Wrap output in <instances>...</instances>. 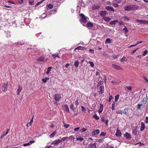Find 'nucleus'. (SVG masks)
Returning a JSON list of instances; mask_svg holds the SVG:
<instances>
[{"label": "nucleus", "instance_id": "nucleus-1", "mask_svg": "<svg viewBox=\"0 0 148 148\" xmlns=\"http://www.w3.org/2000/svg\"><path fill=\"white\" fill-rule=\"evenodd\" d=\"M138 8V6L136 5H127L125 6L124 9L125 11H130L136 10Z\"/></svg>", "mask_w": 148, "mask_h": 148}, {"label": "nucleus", "instance_id": "nucleus-2", "mask_svg": "<svg viewBox=\"0 0 148 148\" xmlns=\"http://www.w3.org/2000/svg\"><path fill=\"white\" fill-rule=\"evenodd\" d=\"M61 98V95L59 94H56L54 95V99L56 102L59 101L60 100Z\"/></svg>", "mask_w": 148, "mask_h": 148}, {"label": "nucleus", "instance_id": "nucleus-3", "mask_svg": "<svg viewBox=\"0 0 148 148\" xmlns=\"http://www.w3.org/2000/svg\"><path fill=\"white\" fill-rule=\"evenodd\" d=\"M80 16L81 17V21L84 23H86V22L87 20L85 15L82 14H81Z\"/></svg>", "mask_w": 148, "mask_h": 148}, {"label": "nucleus", "instance_id": "nucleus-4", "mask_svg": "<svg viewBox=\"0 0 148 148\" xmlns=\"http://www.w3.org/2000/svg\"><path fill=\"white\" fill-rule=\"evenodd\" d=\"M8 86V83L4 84H3L2 87V90L3 92H6L7 89V87Z\"/></svg>", "mask_w": 148, "mask_h": 148}, {"label": "nucleus", "instance_id": "nucleus-5", "mask_svg": "<svg viewBox=\"0 0 148 148\" xmlns=\"http://www.w3.org/2000/svg\"><path fill=\"white\" fill-rule=\"evenodd\" d=\"M62 142V140H56L52 142L51 144L54 145H58L59 144Z\"/></svg>", "mask_w": 148, "mask_h": 148}, {"label": "nucleus", "instance_id": "nucleus-6", "mask_svg": "<svg viewBox=\"0 0 148 148\" xmlns=\"http://www.w3.org/2000/svg\"><path fill=\"white\" fill-rule=\"evenodd\" d=\"M112 66L116 70H122V68L120 66L116 65L115 64H112Z\"/></svg>", "mask_w": 148, "mask_h": 148}, {"label": "nucleus", "instance_id": "nucleus-7", "mask_svg": "<svg viewBox=\"0 0 148 148\" xmlns=\"http://www.w3.org/2000/svg\"><path fill=\"white\" fill-rule=\"evenodd\" d=\"M124 136L127 139H130L131 138V134L127 132H126L124 134Z\"/></svg>", "mask_w": 148, "mask_h": 148}, {"label": "nucleus", "instance_id": "nucleus-8", "mask_svg": "<svg viewBox=\"0 0 148 148\" xmlns=\"http://www.w3.org/2000/svg\"><path fill=\"white\" fill-rule=\"evenodd\" d=\"M104 87L103 86H101L100 87L99 90V94L101 95L104 92Z\"/></svg>", "mask_w": 148, "mask_h": 148}, {"label": "nucleus", "instance_id": "nucleus-9", "mask_svg": "<svg viewBox=\"0 0 148 148\" xmlns=\"http://www.w3.org/2000/svg\"><path fill=\"white\" fill-rule=\"evenodd\" d=\"M88 148H97V147L95 143H91L90 144L88 147Z\"/></svg>", "mask_w": 148, "mask_h": 148}, {"label": "nucleus", "instance_id": "nucleus-10", "mask_svg": "<svg viewBox=\"0 0 148 148\" xmlns=\"http://www.w3.org/2000/svg\"><path fill=\"white\" fill-rule=\"evenodd\" d=\"M22 90V87L20 85L18 86V88L17 91V94L18 95H20V92Z\"/></svg>", "mask_w": 148, "mask_h": 148}, {"label": "nucleus", "instance_id": "nucleus-11", "mask_svg": "<svg viewBox=\"0 0 148 148\" xmlns=\"http://www.w3.org/2000/svg\"><path fill=\"white\" fill-rule=\"evenodd\" d=\"M115 135L117 137H120L121 136V133L119 130H117Z\"/></svg>", "mask_w": 148, "mask_h": 148}, {"label": "nucleus", "instance_id": "nucleus-12", "mask_svg": "<svg viewBox=\"0 0 148 148\" xmlns=\"http://www.w3.org/2000/svg\"><path fill=\"white\" fill-rule=\"evenodd\" d=\"M108 13L106 11H103L101 12L100 13V14L101 16L103 17H105L106 15L108 14Z\"/></svg>", "mask_w": 148, "mask_h": 148}, {"label": "nucleus", "instance_id": "nucleus-13", "mask_svg": "<svg viewBox=\"0 0 148 148\" xmlns=\"http://www.w3.org/2000/svg\"><path fill=\"white\" fill-rule=\"evenodd\" d=\"M140 130L141 131L144 130L145 128V126L143 122H142L141 124Z\"/></svg>", "mask_w": 148, "mask_h": 148}, {"label": "nucleus", "instance_id": "nucleus-14", "mask_svg": "<svg viewBox=\"0 0 148 148\" xmlns=\"http://www.w3.org/2000/svg\"><path fill=\"white\" fill-rule=\"evenodd\" d=\"M47 59H45L44 58L42 57H40L39 58H38V60L39 61H40L41 62H46L47 61Z\"/></svg>", "mask_w": 148, "mask_h": 148}, {"label": "nucleus", "instance_id": "nucleus-15", "mask_svg": "<svg viewBox=\"0 0 148 148\" xmlns=\"http://www.w3.org/2000/svg\"><path fill=\"white\" fill-rule=\"evenodd\" d=\"M106 10L108 11H114V9L113 8L109 6H106Z\"/></svg>", "mask_w": 148, "mask_h": 148}, {"label": "nucleus", "instance_id": "nucleus-16", "mask_svg": "<svg viewBox=\"0 0 148 148\" xmlns=\"http://www.w3.org/2000/svg\"><path fill=\"white\" fill-rule=\"evenodd\" d=\"M99 130H96L93 131L92 132V135H95L99 134Z\"/></svg>", "mask_w": 148, "mask_h": 148}, {"label": "nucleus", "instance_id": "nucleus-17", "mask_svg": "<svg viewBox=\"0 0 148 148\" xmlns=\"http://www.w3.org/2000/svg\"><path fill=\"white\" fill-rule=\"evenodd\" d=\"M33 116L32 117V119H31L30 121L29 122H28L27 123V125H26L27 127H29V125L30 126L31 125L32 123H33Z\"/></svg>", "mask_w": 148, "mask_h": 148}, {"label": "nucleus", "instance_id": "nucleus-18", "mask_svg": "<svg viewBox=\"0 0 148 148\" xmlns=\"http://www.w3.org/2000/svg\"><path fill=\"white\" fill-rule=\"evenodd\" d=\"M63 108L65 111H66L67 112H69V107L68 106L66 105H65L64 106H63Z\"/></svg>", "mask_w": 148, "mask_h": 148}, {"label": "nucleus", "instance_id": "nucleus-19", "mask_svg": "<svg viewBox=\"0 0 148 148\" xmlns=\"http://www.w3.org/2000/svg\"><path fill=\"white\" fill-rule=\"evenodd\" d=\"M103 109V106L102 104H100L99 110H98V112L100 114L102 112Z\"/></svg>", "mask_w": 148, "mask_h": 148}, {"label": "nucleus", "instance_id": "nucleus-20", "mask_svg": "<svg viewBox=\"0 0 148 148\" xmlns=\"http://www.w3.org/2000/svg\"><path fill=\"white\" fill-rule=\"evenodd\" d=\"M86 26L88 27H92L93 26V25L92 23L91 22H88L87 23Z\"/></svg>", "mask_w": 148, "mask_h": 148}, {"label": "nucleus", "instance_id": "nucleus-21", "mask_svg": "<svg viewBox=\"0 0 148 148\" xmlns=\"http://www.w3.org/2000/svg\"><path fill=\"white\" fill-rule=\"evenodd\" d=\"M103 19L106 22H108L111 19V18L105 16L103 17Z\"/></svg>", "mask_w": 148, "mask_h": 148}, {"label": "nucleus", "instance_id": "nucleus-22", "mask_svg": "<svg viewBox=\"0 0 148 148\" xmlns=\"http://www.w3.org/2000/svg\"><path fill=\"white\" fill-rule=\"evenodd\" d=\"M112 42V39H110L109 38H106V41H105V43H111Z\"/></svg>", "mask_w": 148, "mask_h": 148}, {"label": "nucleus", "instance_id": "nucleus-23", "mask_svg": "<svg viewBox=\"0 0 148 148\" xmlns=\"http://www.w3.org/2000/svg\"><path fill=\"white\" fill-rule=\"evenodd\" d=\"M57 133L56 131H55L49 135L50 138H51L54 137Z\"/></svg>", "mask_w": 148, "mask_h": 148}, {"label": "nucleus", "instance_id": "nucleus-24", "mask_svg": "<svg viewBox=\"0 0 148 148\" xmlns=\"http://www.w3.org/2000/svg\"><path fill=\"white\" fill-rule=\"evenodd\" d=\"M118 22V20H114V21H111L110 24L111 25H115L116 23H117Z\"/></svg>", "mask_w": 148, "mask_h": 148}, {"label": "nucleus", "instance_id": "nucleus-25", "mask_svg": "<svg viewBox=\"0 0 148 148\" xmlns=\"http://www.w3.org/2000/svg\"><path fill=\"white\" fill-rule=\"evenodd\" d=\"M99 6L98 5H93L92 7V9L93 10H96L99 9Z\"/></svg>", "mask_w": 148, "mask_h": 148}, {"label": "nucleus", "instance_id": "nucleus-26", "mask_svg": "<svg viewBox=\"0 0 148 148\" xmlns=\"http://www.w3.org/2000/svg\"><path fill=\"white\" fill-rule=\"evenodd\" d=\"M70 108L73 111H74V110L76 109V108H75L74 106V105L73 104L71 103V105L70 106Z\"/></svg>", "mask_w": 148, "mask_h": 148}, {"label": "nucleus", "instance_id": "nucleus-27", "mask_svg": "<svg viewBox=\"0 0 148 148\" xmlns=\"http://www.w3.org/2000/svg\"><path fill=\"white\" fill-rule=\"evenodd\" d=\"M79 64V62L78 61H75V63H74V65L76 67H77L78 66Z\"/></svg>", "mask_w": 148, "mask_h": 148}, {"label": "nucleus", "instance_id": "nucleus-28", "mask_svg": "<svg viewBox=\"0 0 148 148\" xmlns=\"http://www.w3.org/2000/svg\"><path fill=\"white\" fill-rule=\"evenodd\" d=\"M49 79V78L46 77L45 78H43L42 79V81L43 82L46 83L47 81Z\"/></svg>", "mask_w": 148, "mask_h": 148}, {"label": "nucleus", "instance_id": "nucleus-29", "mask_svg": "<svg viewBox=\"0 0 148 148\" xmlns=\"http://www.w3.org/2000/svg\"><path fill=\"white\" fill-rule=\"evenodd\" d=\"M47 9H48L49 8V9H52L53 7V5L52 4H50L47 5Z\"/></svg>", "mask_w": 148, "mask_h": 148}, {"label": "nucleus", "instance_id": "nucleus-30", "mask_svg": "<svg viewBox=\"0 0 148 148\" xmlns=\"http://www.w3.org/2000/svg\"><path fill=\"white\" fill-rule=\"evenodd\" d=\"M76 139L77 140H79L80 141H83L84 140V138L80 137H77Z\"/></svg>", "mask_w": 148, "mask_h": 148}, {"label": "nucleus", "instance_id": "nucleus-31", "mask_svg": "<svg viewBox=\"0 0 148 148\" xmlns=\"http://www.w3.org/2000/svg\"><path fill=\"white\" fill-rule=\"evenodd\" d=\"M129 108H126L124 109V111H123V113L126 115L127 114V112L126 111V110L127 111L128 110H129Z\"/></svg>", "mask_w": 148, "mask_h": 148}, {"label": "nucleus", "instance_id": "nucleus-32", "mask_svg": "<svg viewBox=\"0 0 148 148\" xmlns=\"http://www.w3.org/2000/svg\"><path fill=\"white\" fill-rule=\"evenodd\" d=\"M51 69V67H49L47 69V71H46V73L47 74H48L49 73Z\"/></svg>", "mask_w": 148, "mask_h": 148}, {"label": "nucleus", "instance_id": "nucleus-33", "mask_svg": "<svg viewBox=\"0 0 148 148\" xmlns=\"http://www.w3.org/2000/svg\"><path fill=\"white\" fill-rule=\"evenodd\" d=\"M119 95H116L115 96V102H116L119 99Z\"/></svg>", "mask_w": 148, "mask_h": 148}, {"label": "nucleus", "instance_id": "nucleus-34", "mask_svg": "<svg viewBox=\"0 0 148 148\" xmlns=\"http://www.w3.org/2000/svg\"><path fill=\"white\" fill-rule=\"evenodd\" d=\"M93 117L97 120H98L99 118V117L96 114H95Z\"/></svg>", "mask_w": 148, "mask_h": 148}, {"label": "nucleus", "instance_id": "nucleus-35", "mask_svg": "<svg viewBox=\"0 0 148 148\" xmlns=\"http://www.w3.org/2000/svg\"><path fill=\"white\" fill-rule=\"evenodd\" d=\"M88 63L90 64V66L91 67L93 68L94 67V64L93 62L90 61L88 62Z\"/></svg>", "mask_w": 148, "mask_h": 148}, {"label": "nucleus", "instance_id": "nucleus-36", "mask_svg": "<svg viewBox=\"0 0 148 148\" xmlns=\"http://www.w3.org/2000/svg\"><path fill=\"white\" fill-rule=\"evenodd\" d=\"M148 51L147 50H145L143 52V56H145L148 53Z\"/></svg>", "mask_w": 148, "mask_h": 148}, {"label": "nucleus", "instance_id": "nucleus-37", "mask_svg": "<svg viewBox=\"0 0 148 148\" xmlns=\"http://www.w3.org/2000/svg\"><path fill=\"white\" fill-rule=\"evenodd\" d=\"M75 49L83 50H84V48L81 46H78Z\"/></svg>", "mask_w": 148, "mask_h": 148}, {"label": "nucleus", "instance_id": "nucleus-38", "mask_svg": "<svg viewBox=\"0 0 148 148\" xmlns=\"http://www.w3.org/2000/svg\"><path fill=\"white\" fill-rule=\"evenodd\" d=\"M116 112L117 114H122L123 113V111L120 110H118L116 111Z\"/></svg>", "mask_w": 148, "mask_h": 148}, {"label": "nucleus", "instance_id": "nucleus-39", "mask_svg": "<svg viewBox=\"0 0 148 148\" xmlns=\"http://www.w3.org/2000/svg\"><path fill=\"white\" fill-rule=\"evenodd\" d=\"M34 0H30L29 1V4L30 5H32L34 4Z\"/></svg>", "mask_w": 148, "mask_h": 148}, {"label": "nucleus", "instance_id": "nucleus-40", "mask_svg": "<svg viewBox=\"0 0 148 148\" xmlns=\"http://www.w3.org/2000/svg\"><path fill=\"white\" fill-rule=\"evenodd\" d=\"M123 18L126 20V21H129L130 20V19L129 17H128L126 16H123Z\"/></svg>", "mask_w": 148, "mask_h": 148}, {"label": "nucleus", "instance_id": "nucleus-41", "mask_svg": "<svg viewBox=\"0 0 148 148\" xmlns=\"http://www.w3.org/2000/svg\"><path fill=\"white\" fill-rule=\"evenodd\" d=\"M52 56L54 58H55L57 57H58L59 58V57L58 56V53L56 54H53L52 55Z\"/></svg>", "mask_w": 148, "mask_h": 148}, {"label": "nucleus", "instance_id": "nucleus-42", "mask_svg": "<svg viewBox=\"0 0 148 148\" xmlns=\"http://www.w3.org/2000/svg\"><path fill=\"white\" fill-rule=\"evenodd\" d=\"M123 30L125 31V34H127L128 32V30L127 28L126 27H125L123 29Z\"/></svg>", "mask_w": 148, "mask_h": 148}, {"label": "nucleus", "instance_id": "nucleus-43", "mask_svg": "<svg viewBox=\"0 0 148 148\" xmlns=\"http://www.w3.org/2000/svg\"><path fill=\"white\" fill-rule=\"evenodd\" d=\"M142 23L143 24H148V21H147L142 20Z\"/></svg>", "mask_w": 148, "mask_h": 148}, {"label": "nucleus", "instance_id": "nucleus-44", "mask_svg": "<svg viewBox=\"0 0 148 148\" xmlns=\"http://www.w3.org/2000/svg\"><path fill=\"white\" fill-rule=\"evenodd\" d=\"M125 57H123L121 59V62H124L125 61H126L125 60Z\"/></svg>", "mask_w": 148, "mask_h": 148}, {"label": "nucleus", "instance_id": "nucleus-45", "mask_svg": "<svg viewBox=\"0 0 148 148\" xmlns=\"http://www.w3.org/2000/svg\"><path fill=\"white\" fill-rule=\"evenodd\" d=\"M147 98H144L143 99V103L144 104H146L147 103Z\"/></svg>", "mask_w": 148, "mask_h": 148}, {"label": "nucleus", "instance_id": "nucleus-46", "mask_svg": "<svg viewBox=\"0 0 148 148\" xmlns=\"http://www.w3.org/2000/svg\"><path fill=\"white\" fill-rule=\"evenodd\" d=\"M137 132V131L135 129H134L132 131L133 134L134 135H136V134Z\"/></svg>", "mask_w": 148, "mask_h": 148}, {"label": "nucleus", "instance_id": "nucleus-47", "mask_svg": "<svg viewBox=\"0 0 148 148\" xmlns=\"http://www.w3.org/2000/svg\"><path fill=\"white\" fill-rule=\"evenodd\" d=\"M143 106L142 104H138L137 105V108L140 109L141 106Z\"/></svg>", "mask_w": 148, "mask_h": 148}, {"label": "nucleus", "instance_id": "nucleus-48", "mask_svg": "<svg viewBox=\"0 0 148 148\" xmlns=\"http://www.w3.org/2000/svg\"><path fill=\"white\" fill-rule=\"evenodd\" d=\"M68 138V137H64L62 138V141H65L66 140H67Z\"/></svg>", "mask_w": 148, "mask_h": 148}, {"label": "nucleus", "instance_id": "nucleus-49", "mask_svg": "<svg viewBox=\"0 0 148 148\" xmlns=\"http://www.w3.org/2000/svg\"><path fill=\"white\" fill-rule=\"evenodd\" d=\"M86 130V129L85 128H83L80 130V132L81 133H82L83 132H85Z\"/></svg>", "mask_w": 148, "mask_h": 148}, {"label": "nucleus", "instance_id": "nucleus-50", "mask_svg": "<svg viewBox=\"0 0 148 148\" xmlns=\"http://www.w3.org/2000/svg\"><path fill=\"white\" fill-rule=\"evenodd\" d=\"M126 88L130 90H132V87L131 86H129L128 87L127 86H126Z\"/></svg>", "mask_w": 148, "mask_h": 148}, {"label": "nucleus", "instance_id": "nucleus-51", "mask_svg": "<svg viewBox=\"0 0 148 148\" xmlns=\"http://www.w3.org/2000/svg\"><path fill=\"white\" fill-rule=\"evenodd\" d=\"M10 33L9 32H7L6 33V35L7 37H9L10 36Z\"/></svg>", "mask_w": 148, "mask_h": 148}, {"label": "nucleus", "instance_id": "nucleus-52", "mask_svg": "<svg viewBox=\"0 0 148 148\" xmlns=\"http://www.w3.org/2000/svg\"><path fill=\"white\" fill-rule=\"evenodd\" d=\"M75 103L76 107H77V106L79 104V103L78 102V99H77V100L75 101Z\"/></svg>", "mask_w": 148, "mask_h": 148}, {"label": "nucleus", "instance_id": "nucleus-53", "mask_svg": "<svg viewBox=\"0 0 148 148\" xmlns=\"http://www.w3.org/2000/svg\"><path fill=\"white\" fill-rule=\"evenodd\" d=\"M47 16V15L45 14H43L42 16V18H45Z\"/></svg>", "mask_w": 148, "mask_h": 148}, {"label": "nucleus", "instance_id": "nucleus-54", "mask_svg": "<svg viewBox=\"0 0 148 148\" xmlns=\"http://www.w3.org/2000/svg\"><path fill=\"white\" fill-rule=\"evenodd\" d=\"M29 145H30V144H29V142L27 143H26L24 144H23V145L24 146H27Z\"/></svg>", "mask_w": 148, "mask_h": 148}, {"label": "nucleus", "instance_id": "nucleus-55", "mask_svg": "<svg viewBox=\"0 0 148 148\" xmlns=\"http://www.w3.org/2000/svg\"><path fill=\"white\" fill-rule=\"evenodd\" d=\"M101 120L102 122H105L106 121V119H105L104 117H102L101 118Z\"/></svg>", "mask_w": 148, "mask_h": 148}, {"label": "nucleus", "instance_id": "nucleus-56", "mask_svg": "<svg viewBox=\"0 0 148 148\" xmlns=\"http://www.w3.org/2000/svg\"><path fill=\"white\" fill-rule=\"evenodd\" d=\"M145 123H148V117L146 116L145 117Z\"/></svg>", "mask_w": 148, "mask_h": 148}, {"label": "nucleus", "instance_id": "nucleus-57", "mask_svg": "<svg viewBox=\"0 0 148 148\" xmlns=\"http://www.w3.org/2000/svg\"><path fill=\"white\" fill-rule=\"evenodd\" d=\"M111 82L114 85H116V84H118L117 82H115L114 81H113V80Z\"/></svg>", "mask_w": 148, "mask_h": 148}, {"label": "nucleus", "instance_id": "nucleus-58", "mask_svg": "<svg viewBox=\"0 0 148 148\" xmlns=\"http://www.w3.org/2000/svg\"><path fill=\"white\" fill-rule=\"evenodd\" d=\"M106 134V133L104 132H102L100 134V136H105Z\"/></svg>", "mask_w": 148, "mask_h": 148}, {"label": "nucleus", "instance_id": "nucleus-59", "mask_svg": "<svg viewBox=\"0 0 148 148\" xmlns=\"http://www.w3.org/2000/svg\"><path fill=\"white\" fill-rule=\"evenodd\" d=\"M69 126V124H64V126L66 128H67Z\"/></svg>", "mask_w": 148, "mask_h": 148}, {"label": "nucleus", "instance_id": "nucleus-60", "mask_svg": "<svg viewBox=\"0 0 148 148\" xmlns=\"http://www.w3.org/2000/svg\"><path fill=\"white\" fill-rule=\"evenodd\" d=\"M7 134H5V133H4L3 134H2L1 136V137H0V138H2L4 136H5Z\"/></svg>", "mask_w": 148, "mask_h": 148}, {"label": "nucleus", "instance_id": "nucleus-61", "mask_svg": "<svg viewBox=\"0 0 148 148\" xmlns=\"http://www.w3.org/2000/svg\"><path fill=\"white\" fill-rule=\"evenodd\" d=\"M122 0H116V3H120Z\"/></svg>", "mask_w": 148, "mask_h": 148}, {"label": "nucleus", "instance_id": "nucleus-62", "mask_svg": "<svg viewBox=\"0 0 148 148\" xmlns=\"http://www.w3.org/2000/svg\"><path fill=\"white\" fill-rule=\"evenodd\" d=\"M108 120L107 119L105 121V124L106 125L108 126Z\"/></svg>", "mask_w": 148, "mask_h": 148}, {"label": "nucleus", "instance_id": "nucleus-63", "mask_svg": "<svg viewBox=\"0 0 148 148\" xmlns=\"http://www.w3.org/2000/svg\"><path fill=\"white\" fill-rule=\"evenodd\" d=\"M113 5L114 7H118L119 6V5L118 4L115 3H113Z\"/></svg>", "mask_w": 148, "mask_h": 148}, {"label": "nucleus", "instance_id": "nucleus-64", "mask_svg": "<svg viewBox=\"0 0 148 148\" xmlns=\"http://www.w3.org/2000/svg\"><path fill=\"white\" fill-rule=\"evenodd\" d=\"M143 20L137 19L136 20V21L139 23H142Z\"/></svg>", "mask_w": 148, "mask_h": 148}]
</instances>
